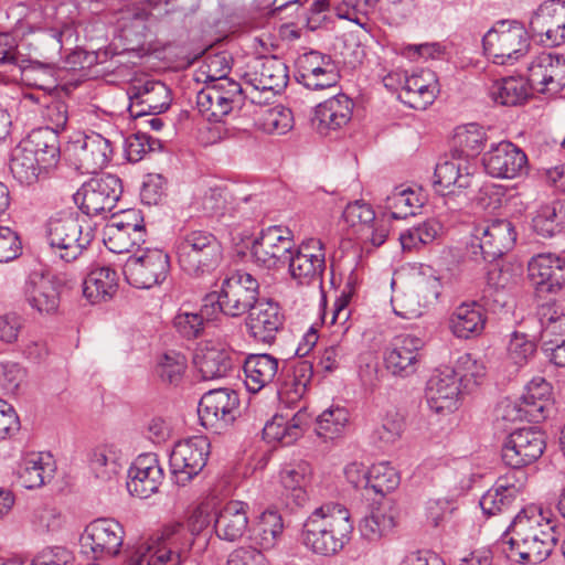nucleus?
Masks as SVG:
<instances>
[{
	"mask_svg": "<svg viewBox=\"0 0 565 565\" xmlns=\"http://www.w3.org/2000/svg\"><path fill=\"white\" fill-rule=\"evenodd\" d=\"M246 327L249 335L263 343H273L282 328L285 316L277 302L258 300L248 311Z\"/></svg>",
	"mask_w": 565,
	"mask_h": 565,
	"instance_id": "obj_28",
	"label": "nucleus"
},
{
	"mask_svg": "<svg viewBox=\"0 0 565 565\" xmlns=\"http://www.w3.org/2000/svg\"><path fill=\"white\" fill-rule=\"evenodd\" d=\"M238 407L239 398L234 390H211L199 402L200 423L205 429L220 434L234 423Z\"/></svg>",
	"mask_w": 565,
	"mask_h": 565,
	"instance_id": "obj_15",
	"label": "nucleus"
},
{
	"mask_svg": "<svg viewBox=\"0 0 565 565\" xmlns=\"http://www.w3.org/2000/svg\"><path fill=\"white\" fill-rule=\"evenodd\" d=\"M539 315L543 338H565V313H558L554 306L546 305L541 307Z\"/></svg>",
	"mask_w": 565,
	"mask_h": 565,
	"instance_id": "obj_61",
	"label": "nucleus"
},
{
	"mask_svg": "<svg viewBox=\"0 0 565 565\" xmlns=\"http://www.w3.org/2000/svg\"><path fill=\"white\" fill-rule=\"evenodd\" d=\"M353 523L348 509L341 504L317 508L305 521L301 542L312 553L333 556L351 540Z\"/></svg>",
	"mask_w": 565,
	"mask_h": 565,
	"instance_id": "obj_3",
	"label": "nucleus"
},
{
	"mask_svg": "<svg viewBox=\"0 0 565 565\" xmlns=\"http://www.w3.org/2000/svg\"><path fill=\"white\" fill-rule=\"evenodd\" d=\"M284 532V522L277 511H265L260 514L255 527L253 540L260 548L267 551L274 548Z\"/></svg>",
	"mask_w": 565,
	"mask_h": 565,
	"instance_id": "obj_49",
	"label": "nucleus"
},
{
	"mask_svg": "<svg viewBox=\"0 0 565 565\" xmlns=\"http://www.w3.org/2000/svg\"><path fill=\"white\" fill-rule=\"evenodd\" d=\"M54 470L50 455L33 452L23 459L19 480L25 489H38L53 478Z\"/></svg>",
	"mask_w": 565,
	"mask_h": 565,
	"instance_id": "obj_44",
	"label": "nucleus"
},
{
	"mask_svg": "<svg viewBox=\"0 0 565 565\" xmlns=\"http://www.w3.org/2000/svg\"><path fill=\"white\" fill-rule=\"evenodd\" d=\"M309 423V415L299 409L291 418L285 415H275L263 428V438L268 443H279L282 446L294 444L305 431Z\"/></svg>",
	"mask_w": 565,
	"mask_h": 565,
	"instance_id": "obj_39",
	"label": "nucleus"
},
{
	"mask_svg": "<svg viewBox=\"0 0 565 565\" xmlns=\"http://www.w3.org/2000/svg\"><path fill=\"white\" fill-rule=\"evenodd\" d=\"M248 505L243 501L226 502L215 514L214 530L220 540L236 542L248 529Z\"/></svg>",
	"mask_w": 565,
	"mask_h": 565,
	"instance_id": "obj_37",
	"label": "nucleus"
},
{
	"mask_svg": "<svg viewBox=\"0 0 565 565\" xmlns=\"http://www.w3.org/2000/svg\"><path fill=\"white\" fill-rule=\"evenodd\" d=\"M454 140L465 157H475L484 147L486 134L479 125L469 124L457 128Z\"/></svg>",
	"mask_w": 565,
	"mask_h": 565,
	"instance_id": "obj_58",
	"label": "nucleus"
},
{
	"mask_svg": "<svg viewBox=\"0 0 565 565\" xmlns=\"http://www.w3.org/2000/svg\"><path fill=\"white\" fill-rule=\"evenodd\" d=\"M245 98L246 94L239 83L221 75L198 93L196 107L207 121L220 122L234 108L241 107Z\"/></svg>",
	"mask_w": 565,
	"mask_h": 565,
	"instance_id": "obj_9",
	"label": "nucleus"
},
{
	"mask_svg": "<svg viewBox=\"0 0 565 565\" xmlns=\"http://www.w3.org/2000/svg\"><path fill=\"white\" fill-rule=\"evenodd\" d=\"M236 354L222 343L205 342L195 351L193 363L202 380L225 377L233 370Z\"/></svg>",
	"mask_w": 565,
	"mask_h": 565,
	"instance_id": "obj_29",
	"label": "nucleus"
},
{
	"mask_svg": "<svg viewBox=\"0 0 565 565\" xmlns=\"http://www.w3.org/2000/svg\"><path fill=\"white\" fill-rule=\"evenodd\" d=\"M354 291L355 289L353 282L348 281L333 303L332 323L341 326L344 332L348 331L351 327L349 323L351 317L350 302Z\"/></svg>",
	"mask_w": 565,
	"mask_h": 565,
	"instance_id": "obj_62",
	"label": "nucleus"
},
{
	"mask_svg": "<svg viewBox=\"0 0 565 565\" xmlns=\"http://www.w3.org/2000/svg\"><path fill=\"white\" fill-rule=\"evenodd\" d=\"M163 470L156 454L139 455L128 470L127 490L134 497L147 499L158 492Z\"/></svg>",
	"mask_w": 565,
	"mask_h": 565,
	"instance_id": "obj_27",
	"label": "nucleus"
},
{
	"mask_svg": "<svg viewBox=\"0 0 565 565\" xmlns=\"http://www.w3.org/2000/svg\"><path fill=\"white\" fill-rule=\"evenodd\" d=\"M552 387L543 377H534L525 387L518 404L519 418L539 423L545 418L550 405Z\"/></svg>",
	"mask_w": 565,
	"mask_h": 565,
	"instance_id": "obj_40",
	"label": "nucleus"
},
{
	"mask_svg": "<svg viewBox=\"0 0 565 565\" xmlns=\"http://www.w3.org/2000/svg\"><path fill=\"white\" fill-rule=\"evenodd\" d=\"M26 371L15 362L0 363V390L14 394L24 382Z\"/></svg>",
	"mask_w": 565,
	"mask_h": 565,
	"instance_id": "obj_64",
	"label": "nucleus"
},
{
	"mask_svg": "<svg viewBox=\"0 0 565 565\" xmlns=\"http://www.w3.org/2000/svg\"><path fill=\"white\" fill-rule=\"evenodd\" d=\"M44 166L40 163L35 153L22 140L13 148L10 158V171L21 184H32L38 180Z\"/></svg>",
	"mask_w": 565,
	"mask_h": 565,
	"instance_id": "obj_46",
	"label": "nucleus"
},
{
	"mask_svg": "<svg viewBox=\"0 0 565 565\" xmlns=\"http://www.w3.org/2000/svg\"><path fill=\"white\" fill-rule=\"evenodd\" d=\"M343 218L350 226H358V233L360 234L363 232V227L374 222L376 217L370 204L363 201H355L345 206Z\"/></svg>",
	"mask_w": 565,
	"mask_h": 565,
	"instance_id": "obj_63",
	"label": "nucleus"
},
{
	"mask_svg": "<svg viewBox=\"0 0 565 565\" xmlns=\"http://www.w3.org/2000/svg\"><path fill=\"white\" fill-rule=\"evenodd\" d=\"M88 466L97 479L109 480L119 471L120 465L113 445H99L88 452Z\"/></svg>",
	"mask_w": 565,
	"mask_h": 565,
	"instance_id": "obj_51",
	"label": "nucleus"
},
{
	"mask_svg": "<svg viewBox=\"0 0 565 565\" xmlns=\"http://www.w3.org/2000/svg\"><path fill=\"white\" fill-rule=\"evenodd\" d=\"M531 282L542 291L556 292L565 285V258L552 254H539L527 265Z\"/></svg>",
	"mask_w": 565,
	"mask_h": 565,
	"instance_id": "obj_31",
	"label": "nucleus"
},
{
	"mask_svg": "<svg viewBox=\"0 0 565 565\" xmlns=\"http://www.w3.org/2000/svg\"><path fill=\"white\" fill-rule=\"evenodd\" d=\"M210 441L204 436H192L178 441L169 459L170 471L175 484L185 487L206 466Z\"/></svg>",
	"mask_w": 565,
	"mask_h": 565,
	"instance_id": "obj_13",
	"label": "nucleus"
},
{
	"mask_svg": "<svg viewBox=\"0 0 565 565\" xmlns=\"http://www.w3.org/2000/svg\"><path fill=\"white\" fill-rule=\"evenodd\" d=\"M180 268L188 275L200 277L213 271L222 262L223 249L218 239L206 231H190L175 244Z\"/></svg>",
	"mask_w": 565,
	"mask_h": 565,
	"instance_id": "obj_5",
	"label": "nucleus"
},
{
	"mask_svg": "<svg viewBox=\"0 0 565 565\" xmlns=\"http://www.w3.org/2000/svg\"><path fill=\"white\" fill-rule=\"evenodd\" d=\"M423 202L418 193L409 188H396L386 199L385 209L394 220H402L416 214Z\"/></svg>",
	"mask_w": 565,
	"mask_h": 565,
	"instance_id": "obj_52",
	"label": "nucleus"
},
{
	"mask_svg": "<svg viewBox=\"0 0 565 565\" xmlns=\"http://www.w3.org/2000/svg\"><path fill=\"white\" fill-rule=\"evenodd\" d=\"M487 323V312L477 301L457 306L448 319V328L457 339L468 340L482 334Z\"/></svg>",
	"mask_w": 565,
	"mask_h": 565,
	"instance_id": "obj_36",
	"label": "nucleus"
},
{
	"mask_svg": "<svg viewBox=\"0 0 565 565\" xmlns=\"http://www.w3.org/2000/svg\"><path fill=\"white\" fill-rule=\"evenodd\" d=\"M259 284L255 277L236 270L222 281L218 292L206 294L203 298V311L207 315L216 311L230 317H241L257 301Z\"/></svg>",
	"mask_w": 565,
	"mask_h": 565,
	"instance_id": "obj_4",
	"label": "nucleus"
},
{
	"mask_svg": "<svg viewBox=\"0 0 565 565\" xmlns=\"http://www.w3.org/2000/svg\"><path fill=\"white\" fill-rule=\"evenodd\" d=\"M121 193V180L107 173L86 181L74 194V202L84 214L94 216L110 212Z\"/></svg>",
	"mask_w": 565,
	"mask_h": 565,
	"instance_id": "obj_14",
	"label": "nucleus"
},
{
	"mask_svg": "<svg viewBox=\"0 0 565 565\" xmlns=\"http://www.w3.org/2000/svg\"><path fill=\"white\" fill-rule=\"evenodd\" d=\"M523 481L509 473L500 477L495 484L489 489L480 499V507L484 514L495 515L508 509L522 493Z\"/></svg>",
	"mask_w": 565,
	"mask_h": 565,
	"instance_id": "obj_38",
	"label": "nucleus"
},
{
	"mask_svg": "<svg viewBox=\"0 0 565 565\" xmlns=\"http://www.w3.org/2000/svg\"><path fill=\"white\" fill-rule=\"evenodd\" d=\"M452 371L456 372V376L462 390L467 392L480 385L486 376V366L470 353L460 355Z\"/></svg>",
	"mask_w": 565,
	"mask_h": 565,
	"instance_id": "obj_56",
	"label": "nucleus"
},
{
	"mask_svg": "<svg viewBox=\"0 0 565 565\" xmlns=\"http://www.w3.org/2000/svg\"><path fill=\"white\" fill-rule=\"evenodd\" d=\"M294 246L292 232L281 225L268 226L259 233L250 247L256 264L268 269L282 267Z\"/></svg>",
	"mask_w": 565,
	"mask_h": 565,
	"instance_id": "obj_18",
	"label": "nucleus"
},
{
	"mask_svg": "<svg viewBox=\"0 0 565 565\" xmlns=\"http://www.w3.org/2000/svg\"><path fill=\"white\" fill-rule=\"evenodd\" d=\"M461 386L452 367L438 369L428 380L426 401L436 414H449L459 406Z\"/></svg>",
	"mask_w": 565,
	"mask_h": 565,
	"instance_id": "obj_23",
	"label": "nucleus"
},
{
	"mask_svg": "<svg viewBox=\"0 0 565 565\" xmlns=\"http://www.w3.org/2000/svg\"><path fill=\"white\" fill-rule=\"evenodd\" d=\"M312 468L309 462L298 460L286 463L280 470V483L297 505L307 501V487L310 484Z\"/></svg>",
	"mask_w": 565,
	"mask_h": 565,
	"instance_id": "obj_43",
	"label": "nucleus"
},
{
	"mask_svg": "<svg viewBox=\"0 0 565 565\" xmlns=\"http://www.w3.org/2000/svg\"><path fill=\"white\" fill-rule=\"evenodd\" d=\"M287 260L289 274L299 285L321 281L326 269L324 245L319 238L306 239L291 248Z\"/></svg>",
	"mask_w": 565,
	"mask_h": 565,
	"instance_id": "obj_19",
	"label": "nucleus"
},
{
	"mask_svg": "<svg viewBox=\"0 0 565 565\" xmlns=\"http://www.w3.org/2000/svg\"><path fill=\"white\" fill-rule=\"evenodd\" d=\"M401 99L414 109H426L439 93L438 81L429 70L404 76Z\"/></svg>",
	"mask_w": 565,
	"mask_h": 565,
	"instance_id": "obj_34",
	"label": "nucleus"
},
{
	"mask_svg": "<svg viewBox=\"0 0 565 565\" xmlns=\"http://www.w3.org/2000/svg\"><path fill=\"white\" fill-rule=\"evenodd\" d=\"M516 239L512 223L508 220H484L473 225L469 248L476 258L492 263L509 252Z\"/></svg>",
	"mask_w": 565,
	"mask_h": 565,
	"instance_id": "obj_8",
	"label": "nucleus"
},
{
	"mask_svg": "<svg viewBox=\"0 0 565 565\" xmlns=\"http://www.w3.org/2000/svg\"><path fill=\"white\" fill-rule=\"evenodd\" d=\"M530 83L522 77H507L495 81L490 87V96L503 106L523 104L530 96Z\"/></svg>",
	"mask_w": 565,
	"mask_h": 565,
	"instance_id": "obj_47",
	"label": "nucleus"
},
{
	"mask_svg": "<svg viewBox=\"0 0 565 565\" xmlns=\"http://www.w3.org/2000/svg\"><path fill=\"white\" fill-rule=\"evenodd\" d=\"M125 534L124 526L115 519H96L81 535L82 552L94 561L113 559L121 552Z\"/></svg>",
	"mask_w": 565,
	"mask_h": 565,
	"instance_id": "obj_10",
	"label": "nucleus"
},
{
	"mask_svg": "<svg viewBox=\"0 0 565 565\" xmlns=\"http://www.w3.org/2000/svg\"><path fill=\"white\" fill-rule=\"evenodd\" d=\"M349 424V412L344 407L331 406L317 417L316 433L323 439L340 436Z\"/></svg>",
	"mask_w": 565,
	"mask_h": 565,
	"instance_id": "obj_55",
	"label": "nucleus"
},
{
	"mask_svg": "<svg viewBox=\"0 0 565 565\" xmlns=\"http://www.w3.org/2000/svg\"><path fill=\"white\" fill-rule=\"evenodd\" d=\"M186 367V360L183 354L169 351L164 353L158 361L156 372L158 376L169 384H177Z\"/></svg>",
	"mask_w": 565,
	"mask_h": 565,
	"instance_id": "obj_60",
	"label": "nucleus"
},
{
	"mask_svg": "<svg viewBox=\"0 0 565 565\" xmlns=\"http://www.w3.org/2000/svg\"><path fill=\"white\" fill-rule=\"evenodd\" d=\"M70 149L78 169L86 173H95L104 169L114 156L111 141L97 132L83 135L72 140Z\"/></svg>",
	"mask_w": 565,
	"mask_h": 565,
	"instance_id": "obj_24",
	"label": "nucleus"
},
{
	"mask_svg": "<svg viewBox=\"0 0 565 565\" xmlns=\"http://www.w3.org/2000/svg\"><path fill=\"white\" fill-rule=\"evenodd\" d=\"M289 71L286 63L277 56H264L256 58L244 74L246 98L252 103L262 104L257 94L279 93L287 86Z\"/></svg>",
	"mask_w": 565,
	"mask_h": 565,
	"instance_id": "obj_12",
	"label": "nucleus"
},
{
	"mask_svg": "<svg viewBox=\"0 0 565 565\" xmlns=\"http://www.w3.org/2000/svg\"><path fill=\"white\" fill-rule=\"evenodd\" d=\"M395 525L396 521L392 509L377 508L361 521L360 531L366 540L379 541L391 533Z\"/></svg>",
	"mask_w": 565,
	"mask_h": 565,
	"instance_id": "obj_53",
	"label": "nucleus"
},
{
	"mask_svg": "<svg viewBox=\"0 0 565 565\" xmlns=\"http://www.w3.org/2000/svg\"><path fill=\"white\" fill-rule=\"evenodd\" d=\"M530 85L544 94H558L565 88V57L541 53L529 65Z\"/></svg>",
	"mask_w": 565,
	"mask_h": 565,
	"instance_id": "obj_26",
	"label": "nucleus"
},
{
	"mask_svg": "<svg viewBox=\"0 0 565 565\" xmlns=\"http://www.w3.org/2000/svg\"><path fill=\"white\" fill-rule=\"evenodd\" d=\"M488 174L494 178L513 179L527 169L526 154L510 141L492 145L482 157Z\"/></svg>",
	"mask_w": 565,
	"mask_h": 565,
	"instance_id": "obj_25",
	"label": "nucleus"
},
{
	"mask_svg": "<svg viewBox=\"0 0 565 565\" xmlns=\"http://www.w3.org/2000/svg\"><path fill=\"white\" fill-rule=\"evenodd\" d=\"M292 114L289 108L277 105L262 110L257 126L266 134L284 135L292 128Z\"/></svg>",
	"mask_w": 565,
	"mask_h": 565,
	"instance_id": "obj_57",
	"label": "nucleus"
},
{
	"mask_svg": "<svg viewBox=\"0 0 565 565\" xmlns=\"http://www.w3.org/2000/svg\"><path fill=\"white\" fill-rule=\"evenodd\" d=\"M354 103L345 94H338L319 105L311 119L320 134L337 130L345 126L352 118Z\"/></svg>",
	"mask_w": 565,
	"mask_h": 565,
	"instance_id": "obj_35",
	"label": "nucleus"
},
{
	"mask_svg": "<svg viewBox=\"0 0 565 565\" xmlns=\"http://www.w3.org/2000/svg\"><path fill=\"white\" fill-rule=\"evenodd\" d=\"M424 340L417 335L409 333L395 335L383 353L385 370L399 379L414 375L424 358Z\"/></svg>",
	"mask_w": 565,
	"mask_h": 565,
	"instance_id": "obj_16",
	"label": "nucleus"
},
{
	"mask_svg": "<svg viewBox=\"0 0 565 565\" xmlns=\"http://www.w3.org/2000/svg\"><path fill=\"white\" fill-rule=\"evenodd\" d=\"M486 54L493 63L513 64L523 57L530 49L525 28L516 21H499L482 39Z\"/></svg>",
	"mask_w": 565,
	"mask_h": 565,
	"instance_id": "obj_7",
	"label": "nucleus"
},
{
	"mask_svg": "<svg viewBox=\"0 0 565 565\" xmlns=\"http://www.w3.org/2000/svg\"><path fill=\"white\" fill-rule=\"evenodd\" d=\"M46 241L55 256L70 263L77 259L93 242L94 230L83 231L79 218L72 213H58L45 225Z\"/></svg>",
	"mask_w": 565,
	"mask_h": 565,
	"instance_id": "obj_6",
	"label": "nucleus"
},
{
	"mask_svg": "<svg viewBox=\"0 0 565 565\" xmlns=\"http://www.w3.org/2000/svg\"><path fill=\"white\" fill-rule=\"evenodd\" d=\"M534 232L543 237H553L565 228V201L554 200L542 204L532 218Z\"/></svg>",
	"mask_w": 565,
	"mask_h": 565,
	"instance_id": "obj_45",
	"label": "nucleus"
},
{
	"mask_svg": "<svg viewBox=\"0 0 565 565\" xmlns=\"http://www.w3.org/2000/svg\"><path fill=\"white\" fill-rule=\"evenodd\" d=\"M139 212L130 211L124 220L107 224L104 228L103 241L106 247L116 254L131 253L139 249L146 242V228Z\"/></svg>",
	"mask_w": 565,
	"mask_h": 565,
	"instance_id": "obj_22",
	"label": "nucleus"
},
{
	"mask_svg": "<svg viewBox=\"0 0 565 565\" xmlns=\"http://www.w3.org/2000/svg\"><path fill=\"white\" fill-rule=\"evenodd\" d=\"M399 481L397 470L387 461L374 463L367 470L366 488L372 489L376 494L385 495L394 491Z\"/></svg>",
	"mask_w": 565,
	"mask_h": 565,
	"instance_id": "obj_54",
	"label": "nucleus"
},
{
	"mask_svg": "<svg viewBox=\"0 0 565 565\" xmlns=\"http://www.w3.org/2000/svg\"><path fill=\"white\" fill-rule=\"evenodd\" d=\"M118 290V276L110 267L93 269L83 282V295L90 303L110 300Z\"/></svg>",
	"mask_w": 565,
	"mask_h": 565,
	"instance_id": "obj_42",
	"label": "nucleus"
},
{
	"mask_svg": "<svg viewBox=\"0 0 565 565\" xmlns=\"http://www.w3.org/2000/svg\"><path fill=\"white\" fill-rule=\"evenodd\" d=\"M23 295L26 302L38 312L51 315L60 306V291L56 282L42 273H31L24 284Z\"/></svg>",
	"mask_w": 565,
	"mask_h": 565,
	"instance_id": "obj_33",
	"label": "nucleus"
},
{
	"mask_svg": "<svg viewBox=\"0 0 565 565\" xmlns=\"http://www.w3.org/2000/svg\"><path fill=\"white\" fill-rule=\"evenodd\" d=\"M297 81L311 90L333 87L340 79L339 71L330 55L318 51L301 54L296 61Z\"/></svg>",
	"mask_w": 565,
	"mask_h": 565,
	"instance_id": "obj_20",
	"label": "nucleus"
},
{
	"mask_svg": "<svg viewBox=\"0 0 565 565\" xmlns=\"http://www.w3.org/2000/svg\"><path fill=\"white\" fill-rule=\"evenodd\" d=\"M211 523L207 508L199 505L192 510L186 523L171 522L148 542L136 546L127 565H183L193 545L194 536Z\"/></svg>",
	"mask_w": 565,
	"mask_h": 565,
	"instance_id": "obj_1",
	"label": "nucleus"
},
{
	"mask_svg": "<svg viewBox=\"0 0 565 565\" xmlns=\"http://www.w3.org/2000/svg\"><path fill=\"white\" fill-rule=\"evenodd\" d=\"M434 177L435 190L445 196L446 204H449L455 195L467 199L463 191L471 186L472 173L466 161L447 160L438 163Z\"/></svg>",
	"mask_w": 565,
	"mask_h": 565,
	"instance_id": "obj_32",
	"label": "nucleus"
},
{
	"mask_svg": "<svg viewBox=\"0 0 565 565\" xmlns=\"http://www.w3.org/2000/svg\"><path fill=\"white\" fill-rule=\"evenodd\" d=\"M279 361L271 354H249L245 358L243 370L245 386L252 393H258L270 385L278 373Z\"/></svg>",
	"mask_w": 565,
	"mask_h": 565,
	"instance_id": "obj_41",
	"label": "nucleus"
},
{
	"mask_svg": "<svg viewBox=\"0 0 565 565\" xmlns=\"http://www.w3.org/2000/svg\"><path fill=\"white\" fill-rule=\"evenodd\" d=\"M558 533L555 523L536 513L520 511L501 535L498 545L507 557L521 564H540L553 552Z\"/></svg>",
	"mask_w": 565,
	"mask_h": 565,
	"instance_id": "obj_2",
	"label": "nucleus"
},
{
	"mask_svg": "<svg viewBox=\"0 0 565 565\" xmlns=\"http://www.w3.org/2000/svg\"><path fill=\"white\" fill-rule=\"evenodd\" d=\"M443 231V224L436 218H428L399 234L403 250H418L431 244Z\"/></svg>",
	"mask_w": 565,
	"mask_h": 565,
	"instance_id": "obj_50",
	"label": "nucleus"
},
{
	"mask_svg": "<svg viewBox=\"0 0 565 565\" xmlns=\"http://www.w3.org/2000/svg\"><path fill=\"white\" fill-rule=\"evenodd\" d=\"M530 30L542 43L548 46L565 42V1L546 0L533 11Z\"/></svg>",
	"mask_w": 565,
	"mask_h": 565,
	"instance_id": "obj_21",
	"label": "nucleus"
},
{
	"mask_svg": "<svg viewBox=\"0 0 565 565\" xmlns=\"http://www.w3.org/2000/svg\"><path fill=\"white\" fill-rule=\"evenodd\" d=\"M129 99L128 110L136 118L161 114L169 108L171 100L168 86L160 81L134 85Z\"/></svg>",
	"mask_w": 565,
	"mask_h": 565,
	"instance_id": "obj_30",
	"label": "nucleus"
},
{
	"mask_svg": "<svg viewBox=\"0 0 565 565\" xmlns=\"http://www.w3.org/2000/svg\"><path fill=\"white\" fill-rule=\"evenodd\" d=\"M205 316L207 315L203 311V307L201 308V312H186L180 311L173 319V327L177 332L188 340L196 339L201 337L205 329L206 320Z\"/></svg>",
	"mask_w": 565,
	"mask_h": 565,
	"instance_id": "obj_59",
	"label": "nucleus"
},
{
	"mask_svg": "<svg viewBox=\"0 0 565 565\" xmlns=\"http://www.w3.org/2000/svg\"><path fill=\"white\" fill-rule=\"evenodd\" d=\"M546 448L545 434L535 427H525L512 431L501 449L503 462L520 469L535 462Z\"/></svg>",
	"mask_w": 565,
	"mask_h": 565,
	"instance_id": "obj_17",
	"label": "nucleus"
},
{
	"mask_svg": "<svg viewBox=\"0 0 565 565\" xmlns=\"http://www.w3.org/2000/svg\"><path fill=\"white\" fill-rule=\"evenodd\" d=\"M169 271V255L159 248L137 249L127 258L122 268L127 282L140 289L161 285Z\"/></svg>",
	"mask_w": 565,
	"mask_h": 565,
	"instance_id": "obj_11",
	"label": "nucleus"
},
{
	"mask_svg": "<svg viewBox=\"0 0 565 565\" xmlns=\"http://www.w3.org/2000/svg\"><path fill=\"white\" fill-rule=\"evenodd\" d=\"M23 141L35 153L44 169L57 162L60 157L57 136L50 129L33 130Z\"/></svg>",
	"mask_w": 565,
	"mask_h": 565,
	"instance_id": "obj_48",
	"label": "nucleus"
}]
</instances>
